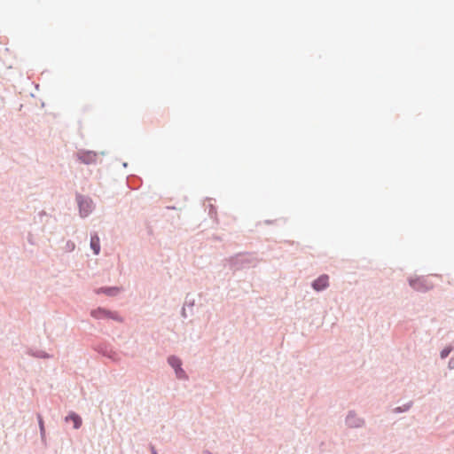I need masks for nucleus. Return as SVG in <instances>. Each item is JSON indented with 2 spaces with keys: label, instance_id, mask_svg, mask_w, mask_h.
Returning <instances> with one entry per match:
<instances>
[{
  "label": "nucleus",
  "instance_id": "nucleus-1",
  "mask_svg": "<svg viewBox=\"0 0 454 454\" xmlns=\"http://www.w3.org/2000/svg\"><path fill=\"white\" fill-rule=\"evenodd\" d=\"M411 287L417 291H427L433 287V285L424 278H417L410 280Z\"/></svg>",
  "mask_w": 454,
  "mask_h": 454
},
{
  "label": "nucleus",
  "instance_id": "nucleus-2",
  "mask_svg": "<svg viewBox=\"0 0 454 454\" xmlns=\"http://www.w3.org/2000/svg\"><path fill=\"white\" fill-rule=\"evenodd\" d=\"M328 280L327 275H322L313 282L312 286L315 290L321 291L328 286Z\"/></svg>",
  "mask_w": 454,
  "mask_h": 454
},
{
  "label": "nucleus",
  "instance_id": "nucleus-3",
  "mask_svg": "<svg viewBox=\"0 0 454 454\" xmlns=\"http://www.w3.org/2000/svg\"><path fill=\"white\" fill-rule=\"evenodd\" d=\"M168 363L173 368H175L176 373L178 378H183L184 376V372L181 368L182 363L179 358L176 356H171L168 358Z\"/></svg>",
  "mask_w": 454,
  "mask_h": 454
},
{
  "label": "nucleus",
  "instance_id": "nucleus-4",
  "mask_svg": "<svg viewBox=\"0 0 454 454\" xmlns=\"http://www.w3.org/2000/svg\"><path fill=\"white\" fill-rule=\"evenodd\" d=\"M79 207L82 216H86L91 210V201L87 200H79Z\"/></svg>",
  "mask_w": 454,
  "mask_h": 454
},
{
  "label": "nucleus",
  "instance_id": "nucleus-5",
  "mask_svg": "<svg viewBox=\"0 0 454 454\" xmlns=\"http://www.w3.org/2000/svg\"><path fill=\"white\" fill-rule=\"evenodd\" d=\"M96 157H97V154L95 153L89 152V153L81 154L79 158L81 160H82L85 163H90V162L95 161Z\"/></svg>",
  "mask_w": 454,
  "mask_h": 454
},
{
  "label": "nucleus",
  "instance_id": "nucleus-6",
  "mask_svg": "<svg viewBox=\"0 0 454 454\" xmlns=\"http://www.w3.org/2000/svg\"><path fill=\"white\" fill-rule=\"evenodd\" d=\"M90 247L94 251L95 254H98L100 251V244L99 238L97 235H94L90 239Z\"/></svg>",
  "mask_w": 454,
  "mask_h": 454
},
{
  "label": "nucleus",
  "instance_id": "nucleus-7",
  "mask_svg": "<svg viewBox=\"0 0 454 454\" xmlns=\"http://www.w3.org/2000/svg\"><path fill=\"white\" fill-rule=\"evenodd\" d=\"M66 420H71L74 423V427L75 429L79 428L82 425V419L75 413H72L66 418Z\"/></svg>",
  "mask_w": 454,
  "mask_h": 454
},
{
  "label": "nucleus",
  "instance_id": "nucleus-8",
  "mask_svg": "<svg viewBox=\"0 0 454 454\" xmlns=\"http://www.w3.org/2000/svg\"><path fill=\"white\" fill-rule=\"evenodd\" d=\"M91 315H92V317H94L96 318H100V317H109L110 313L106 310H103L101 309H98L93 310L91 312Z\"/></svg>",
  "mask_w": 454,
  "mask_h": 454
},
{
  "label": "nucleus",
  "instance_id": "nucleus-9",
  "mask_svg": "<svg viewBox=\"0 0 454 454\" xmlns=\"http://www.w3.org/2000/svg\"><path fill=\"white\" fill-rule=\"evenodd\" d=\"M352 420H353V416H352V415H349V416L348 417V419H347V421H348V425H349V426H352V427H356V425L355 423H353V421H352Z\"/></svg>",
  "mask_w": 454,
  "mask_h": 454
},
{
  "label": "nucleus",
  "instance_id": "nucleus-10",
  "mask_svg": "<svg viewBox=\"0 0 454 454\" xmlns=\"http://www.w3.org/2000/svg\"><path fill=\"white\" fill-rule=\"evenodd\" d=\"M450 353V350L449 349H443L442 352H441V356L442 358L446 357Z\"/></svg>",
  "mask_w": 454,
  "mask_h": 454
},
{
  "label": "nucleus",
  "instance_id": "nucleus-11",
  "mask_svg": "<svg viewBox=\"0 0 454 454\" xmlns=\"http://www.w3.org/2000/svg\"><path fill=\"white\" fill-rule=\"evenodd\" d=\"M115 293H116V291H115V290H112V289H108V290H107V294H115Z\"/></svg>",
  "mask_w": 454,
  "mask_h": 454
},
{
  "label": "nucleus",
  "instance_id": "nucleus-12",
  "mask_svg": "<svg viewBox=\"0 0 454 454\" xmlns=\"http://www.w3.org/2000/svg\"><path fill=\"white\" fill-rule=\"evenodd\" d=\"M40 427H41V429L43 430V425L42 419H40Z\"/></svg>",
  "mask_w": 454,
  "mask_h": 454
},
{
  "label": "nucleus",
  "instance_id": "nucleus-13",
  "mask_svg": "<svg viewBox=\"0 0 454 454\" xmlns=\"http://www.w3.org/2000/svg\"><path fill=\"white\" fill-rule=\"evenodd\" d=\"M153 454H157V452L153 449Z\"/></svg>",
  "mask_w": 454,
  "mask_h": 454
}]
</instances>
